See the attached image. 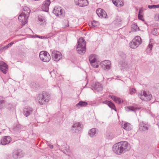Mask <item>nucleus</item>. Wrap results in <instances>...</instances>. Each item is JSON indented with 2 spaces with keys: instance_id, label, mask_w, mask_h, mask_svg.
I'll return each instance as SVG.
<instances>
[{
  "instance_id": "obj_26",
  "label": "nucleus",
  "mask_w": 159,
  "mask_h": 159,
  "mask_svg": "<svg viewBox=\"0 0 159 159\" xmlns=\"http://www.w3.org/2000/svg\"><path fill=\"white\" fill-rule=\"evenodd\" d=\"M88 105V103L86 102L83 101H80L77 103L75 106L78 108H80L81 107H84Z\"/></svg>"
},
{
  "instance_id": "obj_13",
  "label": "nucleus",
  "mask_w": 159,
  "mask_h": 159,
  "mask_svg": "<svg viewBox=\"0 0 159 159\" xmlns=\"http://www.w3.org/2000/svg\"><path fill=\"white\" fill-rule=\"evenodd\" d=\"M33 109L32 107L29 106L25 107L23 110V113L24 115L27 117L32 114Z\"/></svg>"
},
{
  "instance_id": "obj_34",
  "label": "nucleus",
  "mask_w": 159,
  "mask_h": 159,
  "mask_svg": "<svg viewBox=\"0 0 159 159\" xmlns=\"http://www.w3.org/2000/svg\"><path fill=\"white\" fill-rule=\"evenodd\" d=\"M136 92V90L134 88H131L129 90V93L130 94H133L135 93Z\"/></svg>"
},
{
  "instance_id": "obj_35",
  "label": "nucleus",
  "mask_w": 159,
  "mask_h": 159,
  "mask_svg": "<svg viewBox=\"0 0 159 159\" xmlns=\"http://www.w3.org/2000/svg\"><path fill=\"white\" fill-rule=\"evenodd\" d=\"M4 101L3 100H0V109H2L4 107Z\"/></svg>"
},
{
  "instance_id": "obj_29",
  "label": "nucleus",
  "mask_w": 159,
  "mask_h": 159,
  "mask_svg": "<svg viewBox=\"0 0 159 159\" xmlns=\"http://www.w3.org/2000/svg\"><path fill=\"white\" fill-rule=\"evenodd\" d=\"M143 10L142 8H141L139 9L138 15V17L139 19L140 20L142 21H144V20L143 18Z\"/></svg>"
},
{
  "instance_id": "obj_20",
  "label": "nucleus",
  "mask_w": 159,
  "mask_h": 159,
  "mask_svg": "<svg viewBox=\"0 0 159 159\" xmlns=\"http://www.w3.org/2000/svg\"><path fill=\"white\" fill-rule=\"evenodd\" d=\"M50 4V2L49 0H46L44 2L42 5V10L45 12H48Z\"/></svg>"
},
{
  "instance_id": "obj_17",
  "label": "nucleus",
  "mask_w": 159,
  "mask_h": 159,
  "mask_svg": "<svg viewBox=\"0 0 159 159\" xmlns=\"http://www.w3.org/2000/svg\"><path fill=\"white\" fill-rule=\"evenodd\" d=\"M93 87L95 92H100L103 89L102 84L99 82L95 83Z\"/></svg>"
},
{
  "instance_id": "obj_25",
  "label": "nucleus",
  "mask_w": 159,
  "mask_h": 159,
  "mask_svg": "<svg viewBox=\"0 0 159 159\" xmlns=\"http://www.w3.org/2000/svg\"><path fill=\"white\" fill-rule=\"evenodd\" d=\"M98 58V56L95 54H91L89 57V59L90 63L96 62Z\"/></svg>"
},
{
  "instance_id": "obj_8",
  "label": "nucleus",
  "mask_w": 159,
  "mask_h": 159,
  "mask_svg": "<svg viewBox=\"0 0 159 159\" xmlns=\"http://www.w3.org/2000/svg\"><path fill=\"white\" fill-rule=\"evenodd\" d=\"M29 16L28 15L25 14V12H22L19 15L18 19L22 25H24L27 22V19Z\"/></svg>"
},
{
  "instance_id": "obj_44",
  "label": "nucleus",
  "mask_w": 159,
  "mask_h": 159,
  "mask_svg": "<svg viewBox=\"0 0 159 159\" xmlns=\"http://www.w3.org/2000/svg\"><path fill=\"white\" fill-rule=\"evenodd\" d=\"M49 148L51 149H52L53 148V146L52 145H51L50 144H49L48 145Z\"/></svg>"
},
{
  "instance_id": "obj_40",
  "label": "nucleus",
  "mask_w": 159,
  "mask_h": 159,
  "mask_svg": "<svg viewBox=\"0 0 159 159\" xmlns=\"http://www.w3.org/2000/svg\"><path fill=\"white\" fill-rule=\"evenodd\" d=\"M158 32V30L156 28H154L152 29V33L154 35L156 34Z\"/></svg>"
},
{
  "instance_id": "obj_21",
  "label": "nucleus",
  "mask_w": 159,
  "mask_h": 159,
  "mask_svg": "<svg viewBox=\"0 0 159 159\" xmlns=\"http://www.w3.org/2000/svg\"><path fill=\"white\" fill-rule=\"evenodd\" d=\"M122 128L127 131H129L132 129V126L131 124L126 122H122L121 123Z\"/></svg>"
},
{
  "instance_id": "obj_47",
  "label": "nucleus",
  "mask_w": 159,
  "mask_h": 159,
  "mask_svg": "<svg viewBox=\"0 0 159 159\" xmlns=\"http://www.w3.org/2000/svg\"><path fill=\"white\" fill-rule=\"evenodd\" d=\"M125 57V54H124V57Z\"/></svg>"
},
{
  "instance_id": "obj_38",
  "label": "nucleus",
  "mask_w": 159,
  "mask_h": 159,
  "mask_svg": "<svg viewBox=\"0 0 159 159\" xmlns=\"http://www.w3.org/2000/svg\"><path fill=\"white\" fill-rule=\"evenodd\" d=\"M148 7L149 9L158 8H159V5H148Z\"/></svg>"
},
{
  "instance_id": "obj_2",
  "label": "nucleus",
  "mask_w": 159,
  "mask_h": 159,
  "mask_svg": "<svg viewBox=\"0 0 159 159\" xmlns=\"http://www.w3.org/2000/svg\"><path fill=\"white\" fill-rule=\"evenodd\" d=\"M50 99V95L48 93L45 92L39 94L37 97L38 103L40 105L46 104L49 102Z\"/></svg>"
},
{
  "instance_id": "obj_33",
  "label": "nucleus",
  "mask_w": 159,
  "mask_h": 159,
  "mask_svg": "<svg viewBox=\"0 0 159 159\" xmlns=\"http://www.w3.org/2000/svg\"><path fill=\"white\" fill-rule=\"evenodd\" d=\"M6 107L8 110L14 109V106L11 103H8L6 105Z\"/></svg>"
},
{
  "instance_id": "obj_48",
  "label": "nucleus",
  "mask_w": 159,
  "mask_h": 159,
  "mask_svg": "<svg viewBox=\"0 0 159 159\" xmlns=\"http://www.w3.org/2000/svg\"><path fill=\"white\" fill-rule=\"evenodd\" d=\"M52 72H50V74L51 75V73Z\"/></svg>"
},
{
  "instance_id": "obj_15",
  "label": "nucleus",
  "mask_w": 159,
  "mask_h": 159,
  "mask_svg": "<svg viewBox=\"0 0 159 159\" xmlns=\"http://www.w3.org/2000/svg\"><path fill=\"white\" fill-rule=\"evenodd\" d=\"M75 2L76 5L80 7L86 6L88 5L87 0H75Z\"/></svg>"
},
{
  "instance_id": "obj_37",
  "label": "nucleus",
  "mask_w": 159,
  "mask_h": 159,
  "mask_svg": "<svg viewBox=\"0 0 159 159\" xmlns=\"http://www.w3.org/2000/svg\"><path fill=\"white\" fill-rule=\"evenodd\" d=\"M33 37L34 38H38L39 39H46L47 38H48L49 37H45V36H41L40 35H34Z\"/></svg>"
},
{
  "instance_id": "obj_7",
  "label": "nucleus",
  "mask_w": 159,
  "mask_h": 159,
  "mask_svg": "<svg viewBox=\"0 0 159 159\" xmlns=\"http://www.w3.org/2000/svg\"><path fill=\"white\" fill-rule=\"evenodd\" d=\"M24 153L20 149H16L14 150L12 153V157L14 159L20 158L24 157Z\"/></svg>"
},
{
  "instance_id": "obj_36",
  "label": "nucleus",
  "mask_w": 159,
  "mask_h": 159,
  "mask_svg": "<svg viewBox=\"0 0 159 159\" xmlns=\"http://www.w3.org/2000/svg\"><path fill=\"white\" fill-rule=\"evenodd\" d=\"M90 24L93 27H94L97 26L98 25V23L97 21H93Z\"/></svg>"
},
{
  "instance_id": "obj_4",
  "label": "nucleus",
  "mask_w": 159,
  "mask_h": 159,
  "mask_svg": "<svg viewBox=\"0 0 159 159\" xmlns=\"http://www.w3.org/2000/svg\"><path fill=\"white\" fill-rule=\"evenodd\" d=\"M142 42L140 37L139 36H136L130 42L129 45L131 48L135 49L142 43Z\"/></svg>"
},
{
  "instance_id": "obj_30",
  "label": "nucleus",
  "mask_w": 159,
  "mask_h": 159,
  "mask_svg": "<svg viewBox=\"0 0 159 159\" xmlns=\"http://www.w3.org/2000/svg\"><path fill=\"white\" fill-rule=\"evenodd\" d=\"M111 98L116 103L120 104L121 102V100L120 98L113 96H111Z\"/></svg>"
},
{
  "instance_id": "obj_27",
  "label": "nucleus",
  "mask_w": 159,
  "mask_h": 159,
  "mask_svg": "<svg viewBox=\"0 0 159 159\" xmlns=\"http://www.w3.org/2000/svg\"><path fill=\"white\" fill-rule=\"evenodd\" d=\"M103 103L107 105L112 109H114L116 111V109L114 108H115V105L112 102L107 100H106L103 102Z\"/></svg>"
},
{
  "instance_id": "obj_3",
  "label": "nucleus",
  "mask_w": 159,
  "mask_h": 159,
  "mask_svg": "<svg viewBox=\"0 0 159 159\" xmlns=\"http://www.w3.org/2000/svg\"><path fill=\"white\" fill-rule=\"evenodd\" d=\"M76 50L80 54L84 53L86 52V42L83 38H80L78 41Z\"/></svg>"
},
{
  "instance_id": "obj_9",
  "label": "nucleus",
  "mask_w": 159,
  "mask_h": 159,
  "mask_svg": "<svg viewBox=\"0 0 159 159\" xmlns=\"http://www.w3.org/2000/svg\"><path fill=\"white\" fill-rule=\"evenodd\" d=\"M53 13L57 16H59L60 17L63 16L64 12L63 10L60 7H55L53 11Z\"/></svg>"
},
{
  "instance_id": "obj_41",
  "label": "nucleus",
  "mask_w": 159,
  "mask_h": 159,
  "mask_svg": "<svg viewBox=\"0 0 159 159\" xmlns=\"http://www.w3.org/2000/svg\"><path fill=\"white\" fill-rule=\"evenodd\" d=\"M90 63L91 64V65L94 68H97L98 67V65L97 63H96L95 62L94 63Z\"/></svg>"
},
{
  "instance_id": "obj_45",
  "label": "nucleus",
  "mask_w": 159,
  "mask_h": 159,
  "mask_svg": "<svg viewBox=\"0 0 159 159\" xmlns=\"http://www.w3.org/2000/svg\"><path fill=\"white\" fill-rule=\"evenodd\" d=\"M7 48H8L7 47V46L6 45V46H4V47H3V49H4V51L6 50Z\"/></svg>"
},
{
  "instance_id": "obj_24",
  "label": "nucleus",
  "mask_w": 159,
  "mask_h": 159,
  "mask_svg": "<svg viewBox=\"0 0 159 159\" xmlns=\"http://www.w3.org/2000/svg\"><path fill=\"white\" fill-rule=\"evenodd\" d=\"M113 3L116 7H119L124 5L122 0H112Z\"/></svg>"
},
{
  "instance_id": "obj_46",
  "label": "nucleus",
  "mask_w": 159,
  "mask_h": 159,
  "mask_svg": "<svg viewBox=\"0 0 159 159\" xmlns=\"http://www.w3.org/2000/svg\"><path fill=\"white\" fill-rule=\"evenodd\" d=\"M4 51V49H3V47L0 49V51Z\"/></svg>"
},
{
  "instance_id": "obj_22",
  "label": "nucleus",
  "mask_w": 159,
  "mask_h": 159,
  "mask_svg": "<svg viewBox=\"0 0 159 159\" xmlns=\"http://www.w3.org/2000/svg\"><path fill=\"white\" fill-rule=\"evenodd\" d=\"M125 109L126 111L129 112L130 111H139L140 108L139 107L134 106H128L125 107Z\"/></svg>"
},
{
  "instance_id": "obj_16",
  "label": "nucleus",
  "mask_w": 159,
  "mask_h": 159,
  "mask_svg": "<svg viewBox=\"0 0 159 159\" xmlns=\"http://www.w3.org/2000/svg\"><path fill=\"white\" fill-rule=\"evenodd\" d=\"M139 126L140 130L145 131L148 129L150 125L148 123L143 121L139 123Z\"/></svg>"
},
{
  "instance_id": "obj_23",
  "label": "nucleus",
  "mask_w": 159,
  "mask_h": 159,
  "mask_svg": "<svg viewBox=\"0 0 159 159\" xmlns=\"http://www.w3.org/2000/svg\"><path fill=\"white\" fill-rule=\"evenodd\" d=\"M97 129L96 128H92L89 131L88 133L89 135L92 137L95 136L97 133Z\"/></svg>"
},
{
  "instance_id": "obj_42",
  "label": "nucleus",
  "mask_w": 159,
  "mask_h": 159,
  "mask_svg": "<svg viewBox=\"0 0 159 159\" xmlns=\"http://www.w3.org/2000/svg\"><path fill=\"white\" fill-rule=\"evenodd\" d=\"M14 44V42H12L8 44L7 45V46L8 48H10L11 46Z\"/></svg>"
},
{
  "instance_id": "obj_10",
  "label": "nucleus",
  "mask_w": 159,
  "mask_h": 159,
  "mask_svg": "<svg viewBox=\"0 0 159 159\" xmlns=\"http://www.w3.org/2000/svg\"><path fill=\"white\" fill-rule=\"evenodd\" d=\"M83 128V125L81 123H76L72 126L71 130L74 133H78L82 130Z\"/></svg>"
},
{
  "instance_id": "obj_31",
  "label": "nucleus",
  "mask_w": 159,
  "mask_h": 159,
  "mask_svg": "<svg viewBox=\"0 0 159 159\" xmlns=\"http://www.w3.org/2000/svg\"><path fill=\"white\" fill-rule=\"evenodd\" d=\"M152 46H153V45H152V43H150L148 44V45L146 49V51L147 53H150L151 52L152 49Z\"/></svg>"
},
{
  "instance_id": "obj_6",
  "label": "nucleus",
  "mask_w": 159,
  "mask_h": 159,
  "mask_svg": "<svg viewBox=\"0 0 159 159\" xmlns=\"http://www.w3.org/2000/svg\"><path fill=\"white\" fill-rule=\"evenodd\" d=\"M39 56L41 60L45 62H48L51 59L49 54L46 51H41L39 54Z\"/></svg>"
},
{
  "instance_id": "obj_43",
  "label": "nucleus",
  "mask_w": 159,
  "mask_h": 159,
  "mask_svg": "<svg viewBox=\"0 0 159 159\" xmlns=\"http://www.w3.org/2000/svg\"><path fill=\"white\" fill-rule=\"evenodd\" d=\"M65 22L67 23V25H66L65 26V27H68L69 26V24H68V21L67 20H65Z\"/></svg>"
},
{
  "instance_id": "obj_11",
  "label": "nucleus",
  "mask_w": 159,
  "mask_h": 159,
  "mask_svg": "<svg viewBox=\"0 0 159 159\" xmlns=\"http://www.w3.org/2000/svg\"><path fill=\"white\" fill-rule=\"evenodd\" d=\"M52 59L55 61H58L62 58L61 53L57 51H53L52 53Z\"/></svg>"
},
{
  "instance_id": "obj_39",
  "label": "nucleus",
  "mask_w": 159,
  "mask_h": 159,
  "mask_svg": "<svg viewBox=\"0 0 159 159\" xmlns=\"http://www.w3.org/2000/svg\"><path fill=\"white\" fill-rule=\"evenodd\" d=\"M132 28H133L135 31H137L139 30V28L136 24H134L132 25Z\"/></svg>"
},
{
  "instance_id": "obj_12",
  "label": "nucleus",
  "mask_w": 159,
  "mask_h": 159,
  "mask_svg": "<svg viewBox=\"0 0 159 159\" xmlns=\"http://www.w3.org/2000/svg\"><path fill=\"white\" fill-rule=\"evenodd\" d=\"M100 65L104 70H108L111 68V63L109 60H104L101 62Z\"/></svg>"
},
{
  "instance_id": "obj_19",
  "label": "nucleus",
  "mask_w": 159,
  "mask_h": 159,
  "mask_svg": "<svg viewBox=\"0 0 159 159\" xmlns=\"http://www.w3.org/2000/svg\"><path fill=\"white\" fill-rule=\"evenodd\" d=\"M8 69V66L7 64L4 62L0 61V70L3 73L6 74Z\"/></svg>"
},
{
  "instance_id": "obj_1",
  "label": "nucleus",
  "mask_w": 159,
  "mask_h": 159,
  "mask_svg": "<svg viewBox=\"0 0 159 159\" xmlns=\"http://www.w3.org/2000/svg\"><path fill=\"white\" fill-rule=\"evenodd\" d=\"M130 148L129 144L127 141H122L114 144L112 150L115 153L120 155L129 150Z\"/></svg>"
},
{
  "instance_id": "obj_5",
  "label": "nucleus",
  "mask_w": 159,
  "mask_h": 159,
  "mask_svg": "<svg viewBox=\"0 0 159 159\" xmlns=\"http://www.w3.org/2000/svg\"><path fill=\"white\" fill-rule=\"evenodd\" d=\"M138 95L142 100L146 101H148L151 100L152 98V95L148 92H146L144 91L143 92H141L138 93Z\"/></svg>"
},
{
  "instance_id": "obj_14",
  "label": "nucleus",
  "mask_w": 159,
  "mask_h": 159,
  "mask_svg": "<svg viewBox=\"0 0 159 159\" xmlns=\"http://www.w3.org/2000/svg\"><path fill=\"white\" fill-rule=\"evenodd\" d=\"M11 141V138L9 136H5L1 140V144L5 145L8 144Z\"/></svg>"
},
{
  "instance_id": "obj_32",
  "label": "nucleus",
  "mask_w": 159,
  "mask_h": 159,
  "mask_svg": "<svg viewBox=\"0 0 159 159\" xmlns=\"http://www.w3.org/2000/svg\"><path fill=\"white\" fill-rule=\"evenodd\" d=\"M23 11H25L27 15H28L29 16V14L30 13V9L27 7H25L23 8Z\"/></svg>"
},
{
  "instance_id": "obj_28",
  "label": "nucleus",
  "mask_w": 159,
  "mask_h": 159,
  "mask_svg": "<svg viewBox=\"0 0 159 159\" xmlns=\"http://www.w3.org/2000/svg\"><path fill=\"white\" fill-rule=\"evenodd\" d=\"M38 19L39 21L41 22V25L45 24L46 18L44 16L39 15L38 16Z\"/></svg>"
},
{
  "instance_id": "obj_18",
  "label": "nucleus",
  "mask_w": 159,
  "mask_h": 159,
  "mask_svg": "<svg viewBox=\"0 0 159 159\" xmlns=\"http://www.w3.org/2000/svg\"><path fill=\"white\" fill-rule=\"evenodd\" d=\"M96 13L98 16L101 18H106L107 16L105 11L101 8H98L97 10Z\"/></svg>"
}]
</instances>
